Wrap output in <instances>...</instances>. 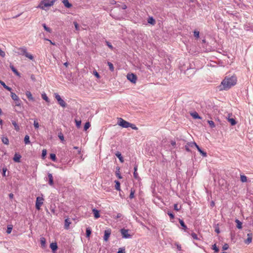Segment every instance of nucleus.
<instances>
[{
  "label": "nucleus",
  "mask_w": 253,
  "mask_h": 253,
  "mask_svg": "<svg viewBox=\"0 0 253 253\" xmlns=\"http://www.w3.org/2000/svg\"><path fill=\"white\" fill-rule=\"evenodd\" d=\"M5 55V52L0 48V56L3 57Z\"/></svg>",
  "instance_id": "59"
},
{
  "label": "nucleus",
  "mask_w": 253,
  "mask_h": 253,
  "mask_svg": "<svg viewBox=\"0 0 253 253\" xmlns=\"http://www.w3.org/2000/svg\"><path fill=\"white\" fill-rule=\"evenodd\" d=\"M50 247L53 253L57 250L58 248L56 243H51L50 244Z\"/></svg>",
  "instance_id": "16"
},
{
  "label": "nucleus",
  "mask_w": 253,
  "mask_h": 253,
  "mask_svg": "<svg viewBox=\"0 0 253 253\" xmlns=\"http://www.w3.org/2000/svg\"><path fill=\"white\" fill-rule=\"evenodd\" d=\"M91 233V230L90 227H87L86 229V237L88 238L90 237Z\"/></svg>",
  "instance_id": "30"
},
{
  "label": "nucleus",
  "mask_w": 253,
  "mask_h": 253,
  "mask_svg": "<svg viewBox=\"0 0 253 253\" xmlns=\"http://www.w3.org/2000/svg\"><path fill=\"white\" fill-rule=\"evenodd\" d=\"M105 42H106V45L112 50L113 49V46H112V45L111 44V43L108 42V41H105Z\"/></svg>",
  "instance_id": "48"
},
{
  "label": "nucleus",
  "mask_w": 253,
  "mask_h": 253,
  "mask_svg": "<svg viewBox=\"0 0 253 253\" xmlns=\"http://www.w3.org/2000/svg\"><path fill=\"white\" fill-rule=\"evenodd\" d=\"M191 236H192V237H193V238L194 239L198 240V238L197 235L195 233H194V232L192 233L191 234Z\"/></svg>",
  "instance_id": "55"
},
{
  "label": "nucleus",
  "mask_w": 253,
  "mask_h": 253,
  "mask_svg": "<svg viewBox=\"0 0 253 253\" xmlns=\"http://www.w3.org/2000/svg\"><path fill=\"white\" fill-rule=\"evenodd\" d=\"M121 7L123 9H126L127 8V6L126 4H122Z\"/></svg>",
  "instance_id": "64"
},
{
  "label": "nucleus",
  "mask_w": 253,
  "mask_h": 253,
  "mask_svg": "<svg viewBox=\"0 0 253 253\" xmlns=\"http://www.w3.org/2000/svg\"><path fill=\"white\" fill-rule=\"evenodd\" d=\"M252 233H250L247 234L248 238L245 241V243L247 244H249L252 242Z\"/></svg>",
  "instance_id": "13"
},
{
  "label": "nucleus",
  "mask_w": 253,
  "mask_h": 253,
  "mask_svg": "<svg viewBox=\"0 0 253 253\" xmlns=\"http://www.w3.org/2000/svg\"><path fill=\"white\" fill-rule=\"evenodd\" d=\"M11 97L14 101L19 98V97L15 93L12 92H11Z\"/></svg>",
  "instance_id": "34"
},
{
  "label": "nucleus",
  "mask_w": 253,
  "mask_h": 253,
  "mask_svg": "<svg viewBox=\"0 0 253 253\" xmlns=\"http://www.w3.org/2000/svg\"><path fill=\"white\" fill-rule=\"evenodd\" d=\"M42 26H43V27L44 29L46 31H47V32H49V33H51V29H50V28H49V27H47L46 26V24H44H44H42Z\"/></svg>",
  "instance_id": "44"
},
{
  "label": "nucleus",
  "mask_w": 253,
  "mask_h": 253,
  "mask_svg": "<svg viewBox=\"0 0 253 253\" xmlns=\"http://www.w3.org/2000/svg\"><path fill=\"white\" fill-rule=\"evenodd\" d=\"M137 165H135V166H134V172H133V176H134V178L136 179H139V176H138V173L137 172Z\"/></svg>",
  "instance_id": "18"
},
{
  "label": "nucleus",
  "mask_w": 253,
  "mask_h": 253,
  "mask_svg": "<svg viewBox=\"0 0 253 253\" xmlns=\"http://www.w3.org/2000/svg\"><path fill=\"white\" fill-rule=\"evenodd\" d=\"M189 146H190L191 147H193L194 146H195L196 148L197 149L198 151L200 152V153L203 156V157H207V153L204 151H203L201 148L197 144V143L195 142H188L186 145L185 146V149L187 152H191V150L189 149Z\"/></svg>",
  "instance_id": "2"
},
{
  "label": "nucleus",
  "mask_w": 253,
  "mask_h": 253,
  "mask_svg": "<svg viewBox=\"0 0 253 253\" xmlns=\"http://www.w3.org/2000/svg\"><path fill=\"white\" fill-rule=\"evenodd\" d=\"M92 212L95 218H98L100 217L99 211L98 210L93 209L92 210Z\"/></svg>",
  "instance_id": "21"
},
{
  "label": "nucleus",
  "mask_w": 253,
  "mask_h": 253,
  "mask_svg": "<svg viewBox=\"0 0 253 253\" xmlns=\"http://www.w3.org/2000/svg\"><path fill=\"white\" fill-rule=\"evenodd\" d=\"M41 245V247L42 249H44L46 246V240L44 237H42L40 238Z\"/></svg>",
  "instance_id": "17"
},
{
  "label": "nucleus",
  "mask_w": 253,
  "mask_h": 253,
  "mask_svg": "<svg viewBox=\"0 0 253 253\" xmlns=\"http://www.w3.org/2000/svg\"><path fill=\"white\" fill-rule=\"evenodd\" d=\"M55 98L58 101V103L62 107L65 108L67 106L66 103L63 100L60 96L57 93H54Z\"/></svg>",
  "instance_id": "5"
},
{
  "label": "nucleus",
  "mask_w": 253,
  "mask_h": 253,
  "mask_svg": "<svg viewBox=\"0 0 253 253\" xmlns=\"http://www.w3.org/2000/svg\"><path fill=\"white\" fill-rule=\"evenodd\" d=\"M241 181L242 182H246L247 181V177L245 175H241L240 177Z\"/></svg>",
  "instance_id": "39"
},
{
  "label": "nucleus",
  "mask_w": 253,
  "mask_h": 253,
  "mask_svg": "<svg viewBox=\"0 0 253 253\" xmlns=\"http://www.w3.org/2000/svg\"><path fill=\"white\" fill-rule=\"evenodd\" d=\"M228 122L231 124L232 126H234L236 124L237 122L233 118H228Z\"/></svg>",
  "instance_id": "33"
},
{
  "label": "nucleus",
  "mask_w": 253,
  "mask_h": 253,
  "mask_svg": "<svg viewBox=\"0 0 253 253\" xmlns=\"http://www.w3.org/2000/svg\"><path fill=\"white\" fill-rule=\"evenodd\" d=\"M131 127L132 129H134V130H137L138 129V127L136 126L133 124H131V123H130L129 124V127Z\"/></svg>",
  "instance_id": "47"
},
{
  "label": "nucleus",
  "mask_w": 253,
  "mask_h": 253,
  "mask_svg": "<svg viewBox=\"0 0 253 253\" xmlns=\"http://www.w3.org/2000/svg\"><path fill=\"white\" fill-rule=\"evenodd\" d=\"M46 154H47L46 150L43 149L42 151V157L43 159L45 157V156L46 155Z\"/></svg>",
  "instance_id": "50"
},
{
  "label": "nucleus",
  "mask_w": 253,
  "mask_h": 253,
  "mask_svg": "<svg viewBox=\"0 0 253 253\" xmlns=\"http://www.w3.org/2000/svg\"><path fill=\"white\" fill-rule=\"evenodd\" d=\"M34 127H35V128H38L39 127V124L37 120L34 121Z\"/></svg>",
  "instance_id": "52"
},
{
  "label": "nucleus",
  "mask_w": 253,
  "mask_h": 253,
  "mask_svg": "<svg viewBox=\"0 0 253 253\" xmlns=\"http://www.w3.org/2000/svg\"><path fill=\"white\" fill-rule=\"evenodd\" d=\"M127 79L132 83H135L137 80V76L134 74H128L127 75Z\"/></svg>",
  "instance_id": "8"
},
{
  "label": "nucleus",
  "mask_w": 253,
  "mask_h": 253,
  "mask_svg": "<svg viewBox=\"0 0 253 253\" xmlns=\"http://www.w3.org/2000/svg\"><path fill=\"white\" fill-rule=\"evenodd\" d=\"M118 170L116 172V174L117 177L119 179L122 178V176H121L120 172V168L119 167L117 168Z\"/></svg>",
  "instance_id": "42"
},
{
  "label": "nucleus",
  "mask_w": 253,
  "mask_h": 253,
  "mask_svg": "<svg viewBox=\"0 0 253 253\" xmlns=\"http://www.w3.org/2000/svg\"><path fill=\"white\" fill-rule=\"evenodd\" d=\"M58 137H59V138H60V139L61 141H63L64 140V136H63V134L62 133H60L58 134Z\"/></svg>",
  "instance_id": "58"
},
{
  "label": "nucleus",
  "mask_w": 253,
  "mask_h": 253,
  "mask_svg": "<svg viewBox=\"0 0 253 253\" xmlns=\"http://www.w3.org/2000/svg\"><path fill=\"white\" fill-rule=\"evenodd\" d=\"M90 126V124L89 123V122H86L85 123L84 126V131H86L87 130V129Z\"/></svg>",
  "instance_id": "43"
},
{
  "label": "nucleus",
  "mask_w": 253,
  "mask_h": 253,
  "mask_svg": "<svg viewBox=\"0 0 253 253\" xmlns=\"http://www.w3.org/2000/svg\"><path fill=\"white\" fill-rule=\"evenodd\" d=\"M237 81L235 76H226L218 86V89L219 91L228 90L236 84Z\"/></svg>",
  "instance_id": "1"
},
{
  "label": "nucleus",
  "mask_w": 253,
  "mask_h": 253,
  "mask_svg": "<svg viewBox=\"0 0 253 253\" xmlns=\"http://www.w3.org/2000/svg\"><path fill=\"white\" fill-rule=\"evenodd\" d=\"M74 24L75 27V29L76 30L79 31L80 30L79 29V26L77 22H74Z\"/></svg>",
  "instance_id": "57"
},
{
  "label": "nucleus",
  "mask_w": 253,
  "mask_h": 253,
  "mask_svg": "<svg viewBox=\"0 0 253 253\" xmlns=\"http://www.w3.org/2000/svg\"><path fill=\"white\" fill-rule=\"evenodd\" d=\"M111 234V230H106L104 232V240L107 241Z\"/></svg>",
  "instance_id": "12"
},
{
  "label": "nucleus",
  "mask_w": 253,
  "mask_h": 253,
  "mask_svg": "<svg viewBox=\"0 0 253 253\" xmlns=\"http://www.w3.org/2000/svg\"><path fill=\"white\" fill-rule=\"evenodd\" d=\"M115 188L118 191H120L121 190V189H120V183L119 181H117V180H115Z\"/></svg>",
  "instance_id": "32"
},
{
  "label": "nucleus",
  "mask_w": 253,
  "mask_h": 253,
  "mask_svg": "<svg viewBox=\"0 0 253 253\" xmlns=\"http://www.w3.org/2000/svg\"><path fill=\"white\" fill-rule=\"evenodd\" d=\"M10 68L11 70L17 76H20V73L18 72V71L16 69V68L13 66V65L10 64Z\"/></svg>",
  "instance_id": "27"
},
{
  "label": "nucleus",
  "mask_w": 253,
  "mask_h": 253,
  "mask_svg": "<svg viewBox=\"0 0 253 253\" xmlns=\"http://www.w3.org/2000/svg\"><path fill=\"white\" fill-rule=\"evenodd\" d=\"M6 170H7L6 168H3L2 169V175L3 176H5V173H6Z\"/></svg>",
  "instance_id": "62"
},
{
  "label": "nucleus",
  "mask_w": 253,
  "mask_h": 253,
  "mask_svg": "<svg viewBox=\"0 0 253 253\" xmlns=\"http://www.w3.org/2000/svg\"><path fill=\"white\" fill-rule=\"evenodd\" d=\"M71 223V222H70V219L69 218H66L65 220V225H64L65 228L66 229H68L69 228V227Z\"/></svg>",
  "instance_id": "23"
},
{
  "label": "nucleus",
  "mask_w": 253,
  "mask_h": 253,
  "mask_svg": "<svg viewBox=\"0 0 253 253\" xmlns=\"http://www.w3.org/2000/svg\"><path fill=\"white\" fill-rule=\"evenodd\" d=\"M0 84L2 85V86L5 88L6 89H7V90L9 91H11V90H12V88L10 87H9L8 86L6 85L2 81H0Z\"/></svg>",
  "instance_id": "24"
},
{
  "label": "nucleus",
  "mask_w": 253,
  "mask_h": 253,
  "mask_svg": "<svg viewBox=\"0 0 253 253\" xmlns=\"http://www.w3.org/2000/svg\"><path fill=\"white\" fill-rule=\"evenodd\" d=\"M15 101V106L17 107V109H15V111L17 112H20L22 110L21 109V101L19 99H17V100H16Z\"/></svg>",
  "instance_id": "10"
},
{
  "label": "nucleus",
  "mask_w": 253,
  "mask_h": 253,
  "mask_svg": "<svg viewBox=\"0 0 253 253\" xmlns=\"http://www.w3.org/2000/svg\"><path fill=\"white\" fill-rule=\"evenodd\" d=\"M229 248V245L225 243L222 247V250L223 251L227 250Z\"/></svg>",
  "instance_id": "53"
},
{
  "label": "nucleus",
  "mask_w": 253,
  "mask_h": 253,
  "mask_svg": "<svg viewBox=\"0 0 253 253\" xmlns=\"http://www.w3.org/2000/svg\"><path fill=\"white\" fill-rule=\"evenodd\" d=\"M47 178H48V184L51 186H53L54 185V182H53V177L52 174L51 173H48Z\"/></svg>",
  "instance_id": "11"
},
{
  "label": "nucleus",
  "mask_w": 253,
  "mask_h": 253,
  "mask_svg": "<svg viewBox=\"0 0 253 253\" xmlns=\"http://www.w3.org/2000/svg\"><path fill=\"white\" fill-rule=\"evenodd\" d=\"M130 123L124 120L122 118H119L118 124L124 128H128L129 127Z\"/></svg>",
  "instance_id": "6"
},
{
  "label": "nucleus",
  "mask_w": 253,
  "mask_h": 253,
  "mask_svg": "<svg viewBox=\"0 0 253 253\" xmlns=\"http://www.w3.org/2000/svg\"><path fill=\"white\" fill-rule=\"evenodd\" d=\"M25 94L29 100H31L33 101H34V98L33 97L32 94L30 91H26L25 92Z\"/></svg>",
  "instance_id": "15"
},
{
  "label": "nucleus",
  "mask_w": 253,
  "mask_h": 253,
  "mask_svg": "<svg viewBox=\"0 0 253 253\" xmlns=\"http://www.w3.org/2000/svg\"><path fill=\"white\" fill-rule=\"evenodd\" d=\"M3 143L6 145L9 144V140L7 137H3L1 139Z\"/></svg>",
  "instance_id": "31"
},
{
  "label": "nucleus",
  "mask_w": 253,
  "mask_h": 253,
  "mask_svg": "<svg viewBox=\"0 0 253 253\" xmlns=\"http://www.w3.org/2000/svg\"><path fill=\"white\" fill-rule=\"evenodd\" d=\"M115 155L118 158L121 162L122 163L124 162L123 157H122V154L120 152H117V153L115 154Z\"/></svg>",
  "instance_id": "26"
},
{
  "label": "nucleus",
  "mask_w": 253,
  "mask_h": 253,
  "mask_svg": "<svg viewBox=\"0 0 253 253\" xmlns=\"http://www.w3.org/2000/svg\"><path fill=\"white\" fill-rule=\"evenodd\" d=\"M18 50L19 51H15L16 53H18V54L25 55L26 57L28 58L30 60H33L34 56L32 54L27 52V48L26 47L24 46L22 47L18 48Z\"/></svg>",
  "instance_id": "3"
},
{
  "label": "nucleus",
  "mask_w": 253,
  "mask_h": 253,
  "mask_svg": "<svg viewBox=\"0 0 253 253\" xmlns=\"http://www.w3.org/2000/svg\"><path fill=\"white\" fill-rule=\"evenodd\" d=\"M174 209L176 211H179L180 209L178 208V205L177 204L174 205Z\"/></svg>",
  "instance_id": "60"
},
{
  "label": "nucleus",
  "mask_w": 253,
  "mask_h": 253,
  "mask_svg": "<svg viewBox=\"0 0 253 253\" xmlns=\"http://www.w3.org/2000/svg\"><path fill=\"white\" fill-rule=\"evenodd\" d=\"M107 64L109 66V69L111 71L113 72L114 71V65L113 64L110 62H107Z\"/></svg>",
  "instance_id": "36"
},
{
  "label": "nucleus",
  "mask_w": 253,
  "mask_h": 253,
  "mask_svg": "<svg viewBox=\"0 0 253 253\" xmlns=\"http://www.w3.org/2000/svg\"><path fill=\"white\" fill-rule=\"evenodd\" d=\"M56 0H43L40 3V7L42 9H44L45 7L53 5Z\"/></svg>",
  "instance_id": "4"
},
{
  "label": "nucleus",
  "mask_w": 253,
  "mask_h": 253,
  "mask_svg": "<svg viewBox=\"0 0 253 253\" xmlns=\"http://www.w3.org/2000/svg\"><path fill=\"white\" fill-rule=\"evenodd\" d=\"M122 216V214L121 213H119L117 214L116 216H115V217L114 216V218L117 219V218H121Z\"/></svg>",
  "instance_id": "61"
},
{
  "label": "nucleus",
  "mask_w": 253,
  "mask_h": 253,
  "mask_svg": "<svg viewBox=\"0 0 253 253\" xmlns=\"http://www.w3.org/2000/svg\"><path fill=\"white\" fill-rule=\"evenodd\" d=\"M212 249L214 251L215 253H218L219 251V249L217 247L216 244H214L212 246Z\"/></svg>",
  "instance_id": "45"
},
{
  "label": "nucleus",
  "mask_w": 253,
  "mask_h": 253,
  "mask_svg": "<svg viewBox=\"0 0 253 253\" xmlns=\"http://www.w3.org/2000/svg\"><path fill=\"white\" fill-rule=\"evenodd\" d=\"M12 230V225H9L7 227V230L6 232L7 234H10L11 232V231Z\"/></svg>",
  "instance_id": "41"
},
{
  "label": "nucleus",
  "mask_w": 253,
  "mask_h": 253,
  "mask_svg": "<svg viewBox=\"0 0 253 253\" xmlns=\"http://www.w3.org/2000/svg\"><path fill=\"white\" fill-rule=\"evenodd\" d=\"M128 230L126 229L125 228H123L121 229V233L122 234V237L124 238H129L131 237V235L128 234Z\"/></svg>",
  "instance_id": "9"
},
{
  "label": "nucleus",
  "mask_w": 253,
  "mask_h": 253,
  "mask_svg": "<svg viewBox=\"0 0 253 253\" xmlns=\"http://www.w3.org/2000/svg\"><path fill=\"white\" fill-rule=\"evenodd\" d=\"M235 222L237 223V227L241 229L242 228V223L238 219H236Z\"/></svg>",
  "instance_id": "29"
},
{
  "label": "nucleus",
  "mask_w": 253,
  "mask_h": 253,
  "mask_svg": "<svg viewBox=\"0 0 253 253\" xmlns=\"http://www.w3.org/2000/svg\"><path fill=\"white\" fill-rule=\"evenodd\" d=\"M194 36L196 38H199V32L197 31H194Z\"/></svg>",
  "instance_id": "54"
},
{
  "label": "nucleus",
  "mask_w": 253,
  "mask_h": 253,
  "mask_svg": "<svg viewBox=\"0 0 253 253\" xmlns=\"http://www.w3.org/2000/svg\"><path fill=\"white\" fill-rule=\"evenodd\" d=\"M208 123H209L211 127L213 128L215 126L214 123L212 121H208Z\"/></svg>",
  "instance_id": "46"
},
{
  "label": "nucleus",
  "mask_w": 253,
  "mask_h": 253,
  "mask_svg": "<svg viewBox=\"0 0 253 253\" xmlns=\"http://www.w3.org/2000/svg\"><path fill=\"white\" fill-rule=\"evenodd\" d=\"M168 214L169 216V217L170 218V220L174 219V214L173 213H172V212H171L170 211H168Z\"/></svg>",
  "instance_id": "51"
},
{
  "label": "nucleus",
  "mask_w": 253,
  "mask_h": 253,
  "mask_svg": "<svg viewBox=\"0 0 253 253\" xmlns=\"http://www.w3.org/2000/svg\"><path fill=\"white\" fill-rule=\"evenodd\" d=\"M190 115L194 119H202V118L199 115L197 112H192Z\"/></svg>",
  "instance_id": "19"
},
{
  "label": "nucleus",
  "mask_w": 253,
  "mask_h": 253,
  "mask_svg": "<svg viewBox=\"0 0 253 253\" xmlns=\"http://www.w3.org/2000/svg\"><path fill=\"white\" fill-rule=\"evenodd\" d=\"M148 23L154 25L156 24L155 20L153 18V17H149L147 20Z\"/></svg>",
  "instance_id": "25"
},
{
  "label": "nucleus",
  "mask_w": 253,
  "mask_h": 253,
  "mask_svg": "<svg viewBox=\"0 0 253 253\" xmlns=\"http://www.w3.org/2000/svg\"><path fill=\"white\" fill-rule=\"evenodd\" d=\"M75 122H76V126L78 127V128H79L81 125V120H75Z\"/></svg>",
  "instance_id": "49"
},
{
  "label": "nucleus",
  "mask_w": 253,
  "mask_h": 253,
  "mask_svg": "<svg viewBox=\"0 0 253 253\" xmlns=\"http://www.w3.org/2000/svg\"><path fill=\"white\" fill-rule=\"evenodd\" d=\"M62 2L67 8H70L72 6V4L69 2L68 0H63Z\"/></svg>",
  "instance_id": "20"
},
{
  "label": "nucleus",
  "mask_w": 253,
  "mask_h": 253,
  "mask_svg": "<svg viewBox=\"0 0 253 253\" xmlns=\"http://www.w3.org/2000/svg\"><path fill=\"white\" fill-rule=\"evenodd\" d=\"M44 199L42 197H38L36 198V209L37 210H40L41 209V206L43 204V201Z\"/></svg>",
  "instance_id": "7"
},
{
  "label": "nucleus",
  "mask_w": 253,
  "mask_h": 253,
  "mask_svg": "<svg viewBox=\"0 0 253 253\" xmlns=\"http://www.w3.org/2000/svg\"><path fill=\"white\" fill-rule=\"evenodd\" d=\"M117 253H125V249L124 248H121L119 249Z\"/></svg>",
  "instance_id": "56"
},
{
  "label": "nucleus",
  "mask_w": 253,
  "mask_h": 253,
  "mask_svg": "<svg viewBox=\"0 0 253 253\" xmlns=\"http://www.w3.org/2000/svg\"><path fill=\"white\" fill-rule=\"evenodd\" d=\"M170 143H171V145H172L173 147H175V146H176V142H175V141H171V142H170Z\"/></svg>",
  "instance_id": "63"
},
{
  "label": "nucleus",
  "mask_w": 253,
  "mask_h": 253,
  "mask_svg": "<svg viewBox=\"0 0 253 253\" xmlns=\"http://www.w3.org/2000/svg\"><path fill=\"white\" fill-rule=\"evenodd\" d=\"M42 98L44 100L47 102H49V99L48 97L46 96L45 93H43L42 94Z\"/></svg>",
  "instance_id": "38"
},
{
  "label": "nucleus",
  "mask_w": 253,
  "mask_h": 253,
  "mask_svg": "<svg viewBox=\"0 0 253 253\" xmlns=\"http://www.w3.org/2000/svg\"><path fill=\"white\" fill-rule=\"evenodd\" d=\"M21 158V156L20 154L15 153L13 158V160L14 162L19 163L20 161Z\"/></svg>",
  "instance_id": "14"
},
{
  "label": "nucleus",
  "mask_w": 253,
  "mask_h": 253,
  "mask_svg": "<svg viewBox=\"0 0 253 253\" xmlns=\"http://www.w3.org/2000/svg\"><path fill=\"white\" fill-rule=\"evenodd\" d=\"M11 122H12V125L14 126V129L17 131H19L20 130V127H19V126L17 124V123L15 121H12Z\"/></svg>",
  "instance_id": "28"
},
{
  "label": "nucleus",
  "mask_w": 253,
  "mask_h": 253,
  "mask_svg": "<svg viewBox=\"0 0 253 253\" xmlns=\"http://www.w3.org/2000/svg\"><path fill=\"white\" fill-rule=\"evenodd\" d=\"M178 221L179 222L180 225L182 226V228L185 231L187 229V227L183 220L181 219L180 218H178Z\"/></svg>",
  "instance_id": "22"
},
{
  "label": "nucleus",
  "mask_w": 253,
  "mask_h": 253,
  "mask_svg": "<svg viewBox=\"0 0 253 253\" xmlns=\"http://www.w3.org/2000/svg\"><path fill=\"white\" fill-rule=\"evenodd\" d=\"M24 141L26 144H29L30 143L29 136L26 135L24 137Z\"/></svg>",
  "instance_id": "35"
},
{
  "label": "nucleus",
  "mask_w": 253,
  "mask_h": 253,
  "mask_svg": "<svg viewBox=\"0 0 253 253\" xmlns=\"http://www.w3.org/2000/svg\"><path fill=\"white\" fill-rule=\"evenodd\" d=\"M134 193H135V190L132 188H131L130 193V195H129L130 199H133L134 198Z\"/></svg>",
  "instance_id": "37"
},
{
  "label": "nucleus",
  "mask_w": 253,
  "mask_h": 253,
  "mask_svg": "<svg viewBox=\"0 0 253 253\" xmlns=\"http://www.w3.org/2000/svg\"><path fill=\"white\" fill-rule=\"evenodd\" d=\"M50 159L52 161H53L54 162H56V157L55 154H53V153L50 154Z\"/></svg>",
  "instance_id": "40"
}]
</instances>
